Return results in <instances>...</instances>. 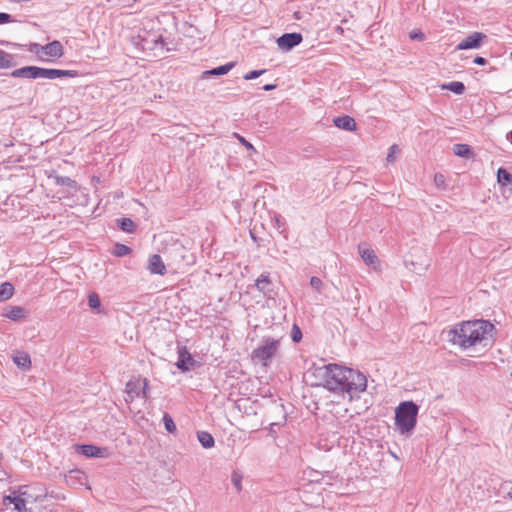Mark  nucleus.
Instances as JSON below:
<instances>
[{"label": "nucleus", "instance_id": "f257e3e1", "mask_svg": "<svg viewBox=\"0 0 512 512\" xmlns=\"http://www.w3.org/2000/svg\"><path fill=\"white\" fill-rule=\"evenodd\" d=\"M318 375L323 379V386L329 391L340 394L343 399L352 401L367 388V379L358 370L328 364L318 369Z\"/></svg>", "mask_w": 512, "mask_h": 512}, {"label": "nucleus", "instance_id": "f03ea898", "mask_svg": "<svg viewBox=\"0 0 512 512\" xmlns=\"http://www.w3.org/2000/svg\"><path fill=\"white\" fill-rule=\"evenodd\" d=\"M493 330L494 325L486 320L463 321L449 331V341L463 350L478 345L487 346Z\"/></svg>", "mask_w": 512, "mask_h": 512}, {"label": "nucleus", "instance_id": "7ed1b4c3", "mask_svg": "<svg viewBox=\"0 0 512 512\" xmlns=\"http://www.w3.org/2000/svg\"><path fill=\"white\" fill-rule=\"evenodd\" d=\"M419 407L413 401L401 402L395 410V424L401 434L412 432L417 423Z\"/></svg>", "mask_w": 512, "mask_h": 512}, {"label": "nucleus", "instance_id": "20e7f679", "mask_svg": "<svg viewBox=\"0 0 512 512\" xmlns=\"http://www.w3.org/2000/svg\"><path fill=\"white\" fill-rule=\"evenodd\" d=\"M279 349V340L272 338H263L262 344L252 353V359L260 361L267 366L268 361L276 355Z\"/></svg>", "mask_w": 512, "mask_h": 512}, {"label": "nucleus", "instance_id": "39448f33", "mask_svg": "<svg viewBox=\"0 0 512 512\" xmlns=\"http://www.w3.org/2000/svg\"><path fill=\"white\" fill-rule=\"evenodd\" d=\"M404 261L406 267L417 274L425 272L430 265V260L425 251L419 248L413 249Z\"/></svg>", "mask_w": 512, "mask_h": 512}, {"label": "nucleus", "instance_id": "423d86ee", "mask_svg": "<svg viewBox=\"0 0 512 512\" xmlns=\"http://www.w3.org/2000/svg\"><path fill=\"white\" fill-rule=\"evenodd\" d=\"M148 380L146 378H133L130 379L126 383L125 387V393H126V402H132L135 398L140 396V393L142 392V395L144 398H148Z\"/></svg>", "mask_w": 512, "mask_h": 512}, {"label": "nucleus", "instance_id": "0eeeda50", "mask_svg": "<svg viewBox=\"0 0 512 512\" xmlns=\"http://www.w3.org/2000/svg\"><path fill=\"white\" fill-rule=\"evenodd\" d=\"M487 36L481 32H473L464 38L457 46L456 50H467L479 48Z\"/></svg>", "mask_w": 512, "mask_h": 512}, {"label": "nucleus", "instance_id": "6e6552de", "mask_svg": "<svg viewBox=\"0 0 512 512\" xmlns=\"http://www.w3.org/2000/svg\"><path fill=\"white\" fill-rule=\"evenodd\" d=\"M302 42L300 33H285L277 39V45L280 49L288 51Z\"/></svg>", "mask_w": 512, "mask_h": 512}, {"label": "nucleus", "instance_id": "1a4fd4ad", "mask_svg": "<svg viewBox=\"0 0 512 512\" xmlns=\"http://www.w3.org/2000/svg\"><path fill=\"white\" fill-rule=\"evenodd\" d=\"M34 46L37 48L35 50L36 53H40L41 51L44 55L50 58H60L63 55V46L57 40L52 41L45 46H39L38 44H35Z\"/></svg>", "mask_w": 512, "mask_h": 512}, {"label": "nucleus", "instance_id": "9d476101", "mask_svg": "<svg viewBox=\"0 0 512 512\" xmlns=\"http://www.w3.org/2000/svg\"><path fill=\"white\" fill-rule=\"evenodd\" d=\"M196 361L193 359L191 354L188 352L186 347H181L178 349V360L176 362V366L182 372L189 371L192 366H194Z\"/></svg>", "mask_w": 512, "mask_h": 512}, {"label": "nucleus", "instance_id": "9b49d317", "mask_svg": "<svg viewBox=\"0 0 512 512\" xmlns=\"http://www.w3.org/2000/svg\"><path fill=\"white\" fill-rule=\"evenodd\" d=\"M77 72L74 70H60V69H48V68H41L40 67V73L39 78H45V79H56V78H63V77H76Z\"/></svg>", "mask_w": 512, "mask_h": 512}, {"label": "nucleus", "instance_id": "f8f14e48", "mask_svg": "<svg viewBox=\"0 0 512 512\" xmlns=\"http://www.w3.org/2000/svg\"><path fill=\"white\" fill-rule=\"evenodd\" d=\"M40 67L37 66H25L19 69H16L11 72V76L15 78H29L36 79L39 78Z\"/></svg>", "mask_w": 512, "mask_h": 512}, {"label": "nucleus", "instance_id": "ddd939ff", "mask_svg": "<svg viewBox=\"0 0 512 512\" xmlns=\"http://www.w3.org/2000/svg\"><path fill=\"white\" fill-rule=\"evenodd\" d=\"M3 504L5 506L13 505L14 510L18 512H26V503L25 500L16 493H12L3 498Z\"/></svg>", "mask_w": 512, "mask_h": 512}, {"label": "nucleus", "instance_id": "4468645a", "mask_svg": "<svg viewBox=\"0 0 512 512\" xmlns=\"http://www.w3.org/2000/svg\"><path fill=\"white\" fill-rule=\"evenodd\" d=\"M148 270L151 274L163 275L166 271L165 264L158 254H153L148 260Z\"/></svg>", "mask_w": 512, "mask_h": 512}, {"label": "nucleus", "instance_id": "2eb2a0df", "mask_svg": "<svg viewBox=\"0 0 512 512\" xmlns=\"http://www.w3.org/2000/svg\"><path fill=\"white\" fill-rule=\"evenodd\" d=\"M81 454L86 457L101 458L106 455V449L94 445H80L78 446Z\"/></svg>", "mask_w": 512, "mask_h": 512}, {"label": "nucleus", "instance_id": "dca6fc26", "mask_svg": "<svg viewBox=\"0 0 512 512\" xmlns=\"http://www.w3.org/2000/svg\"><path fill=\"white\" fill-rule=\"evenodd\" d=\"M333 123L336 127L346 131H354L356 129L355 120L348 115L334 118Z\"/></svg>", "mask_w": 512, "mask_h": 512}, {"label": "nucleus", "instance_id": "f3484780", "mask_svg": "<svg viewBox=\"0 0 512 512\" xmlns=\"http://www.w3.org/2000/svg\"><path fill=\"white\" fill-rule=\"evenodd\" d=\"M359 254L363 261L368 265H374L377 262V256L374 250L370 249L367 244L361 243L358 246Z\"/></svg>", "mask_w": 512, "mask_h": 512}, {"label": "nucleus", "instance_id": "a211bd4d", "mask_svg": "<svg viewBox=\"0 0 512 512\" xmlns=\"http://www.w3.org/2000/svg\"><path fill=\"white\" fill-rule=\"evenodd\" d=\"M256 288L262 292L264 295H268L272 291V282L269 279L268 273L261 274L256 282H255Z\"/></svg>", "mask_w": 512, "mask_h": 512}, {"label": "nucleus", "instance_id": "6ab92c4d", "mask_svg": "<svg viewBox=\"0 0 512 512\" xmlns=\"http://www.w3.org/2000/svg\"><path fill=\"white\" fill-rule=\"evenodd\" d=\"M3 315L12 321H18L22 318H25L27 315V312L21 306H13V307L5 309V312L3 313Z\"/></svg>", "mask_w": 512, "mask_h": 512}, {"label": "nucleus", "instance_id": "aec40b11", "mask_svg": "<svg viewBox=\"0 0 512 512\" xmlns=\"http://www.w3.org/2000/svg\"><path fill=\"white\" fill-rule=\"evenodd\" d=\"M234 65V62H229L225 65L213 68L211 70H206L203 72V77L225 75L234 67Z\"/></svg>", "mask_w": 512, "mask_h": 512}, {"label": "nucleus", "instance_id": "412c9836", "mask_svg": "<svg viewBox=\"0 0 512 512\" xmlns=\"http://www.w3.org/2000/svg\"><path fill=\"white\" fill-rule=\"evenodd\" d=\"M452 150L453 153L459 157L472 158L474 156L471 147L467 144H455Z\"/></svg>", "mask_w": 512, "mask_h": 512}, {"label": "nucleus", "instance_id": "4be33fe9", "mask_svg": "<svg viewBox=\"0 0 512 512\" xmlns=\"http://www.w3.org/2000/svg\"><path fill=\"white\" fill-rule=\"evenodd\" d=\"M197 438L201 445L206 449L212 448L214 446L215 441L213 436L206 431L198 432Z\"/></svg>", "mask_w": 512, "mask_h": 512}, {"label": "nucleus", "instance_id": "5701e85b", "mask_svg": "<svg viewBox=\"0 0 512 512\" xmlns=\"http://www.w3.org/2000/svg\"><path fill=\"white\" fill-rule=\"evenodd\" d=\"M14 287L11 283L5 282L0 285V301H5L13 296Z\"/></svg>", "mask_w": 512, "mask_h": 512}, {"label": "nucleus", "instance_id": "b1692460", "mask_svg": "<svg viewBox=\"0 0 512 512\" xmlns=\"http://www.w3.org/2000/svg\"><path fill=\"white\" fill-rule=\"evenodd\" d=\"M442 89L450 90L454 92L455 94L461 95L465 91V86L462 82L454 81L447 84L441 85Z\"/></svg>", "mask_w": 512, "mask_h": 512}, {"label": "nucleus", "instance_id": "393cba45", "mask_svg": "<svg viewBox=\"0 0 512 512\" xmlns=\"http://www.w3.org/2000/svg\"><path fill=\"white\" fill-rule=\"evenodd\" d=\"M13 361L19 367L29 368L31 365L30 356L24 352L18 353L14 356Z\"/></svg>", "mask_w": 512, "mask_h": 512}, {"label": "nucleus", "instance_id": "a878e982", "mask_svg": "<svg viewBox=\"0 0 512 512\" xmlns=\"http://www.w3.org/2000/svg\"><path fill=\"white\" fill-rule=\"evenodd\" d=\"M497 181L502 186H507L512 183V175L504 168H499L497 171Z\"/></svg>", "mask_w": 512, "mask_h": 512}, {"label": "nucleus", "instance_id": "bb28decb", "mask_svg": "<svg viewBox=\"0 0 512 512\" xmlns=\"http://www.w3.org/2000/svg\"><path fill=\"white\" fill-rule=\"evenodd\" d=\"M117 222L118 227L124 232L131 233L135 229V224L130 218H121L118 219Z\"/></svg>", "mask_w": 512, "mask_h": 512}, {"label": "nucleus", "instance_id": "cd10ccee", "mask_svg": "<svg viewBox=\"0 0 512 512\" xmlns=\"http://www.w3.org/2000/svg\"><path fill=\"white\" fill-rule=\"evenodd\" d=\"M131 252V248L124 244L117 243L114 248V255L117 257H123Z\"/></svg>", "mask_w": 512, "mask_h": 512}, {"label": "nucleus", "instance_id": "c85d7f7f", "mask_svg": "<svg viewBox=\"0 0 512 512\" xmlns=\"http://www.w3.org/2000/svg\"><path fill=\"white\" fill-rule=\"evenodd\" d=\"M163 422H164L165 429L169 433H174L176 431V425H175L172 417L169 414H167V413L164 414Z\"/></svg>", "mask_w": 512, "mask_h": 512}, {"label": "nucleus", "instance_id": "c756f323", "mask_svg": "<svg viewBox=\"0 0 512 512\" xmlns=\"http://www.w3.org/2000/svg\"><path fill=\"white\" fill-rule=\"evenodd\" d=\"M242 478L243 477H242L241 473H239L238 471H233V473L231 475V481L238 492H240L242 490V485H241Z\"/></svg>", "mask_w": 512, "mask_h": 512}, {"label": "nucleus", "instance_id": "7c9ffc66", "mask_svg": "<svg viewBox=\"0 0 512 512\" xmlns=\"http://www.w3.org/2000/svg\"><path fill=\"white\" fill-rule=\"evenodd\" d=\"M85 473L80 470H72L69 472V474L66 476V481L69 483L73 479H77L81 481L82 479H85Z\"/></svg>", "mask_w": 512, "mask_h": 512}, {"label": "nucleus", "instance_id": "2f4dec72", "mask_svg": "<svg viewBox=\"0 0 512 512\" xmlns=\"http://www.w3.org/2000/svg\"><path fill=\"white\" fill-rule=\"evenodd\" d=\"M11 66V56L0 50V68H8Z\"/></svg>", "mask_w": 512, "mask_h": 512}, {"label": "nucleus", "instance_id": "473e14b6", "mask_svg": "<svg viewBox=\"0 0 512 512\" xmlns=\"http://www.w3.org/2000/svg\"><path fill=\"white\" fill-rule=\"evenodd\" d=\"M88 304L91 308L96 309L100 307V299L97 294L92 293L88 297Z\"/></svg>", "mask_w": 512, "mask_h": 512}, {"label": "nucleus", "instance_id": "72a5a7b5", "mask_svg": "<svg viewBox=\"0 0 512 512\" xmlns=\"http://www.w3.org/2000/svg\"><path fill=\"white\" fill-rule=\"evenodd\" d=\"M57 183L63 186H67L68 188L75 189L76 183L70 178H57Z\"/></svg>", "mask_w": 512, "mask_h": 512}, {"label": "nucleus", "instance_id": "f704fd0d", "mask_svg": "<svg viewBox=\"0 0 512 512\" xmlns=\"http://www.w3.org/2000/svg\"><path fill=\"white\" fill-rule=\"evenodd\" d=\"M291 338L294 342H299L302 338V332L297 325H294L292 328Z\"/></svg>", "mask_w": 512, "mask_h": 512}, {"label": "nucleus", "instance_id": "c9c22d12", "mask_svg": "<svg viewBox=\"0 0 512 512\" xmlns=\"http://www.w3.org/2000/svg\"><path fill=\"white\" fill-rule=\"evenodd\" d=\"M434 182L436 184V187L438 189H445L444 183H445V177L442 174H435L434 176Z\"/></svg>", "mask_w": 512, "mask_h": 512}, {"label": "nucleus", "instance_id": "e433bc0d", "mask_svg": "<svg viewBox=\"0 0 512 512\" xmlns=\"http://www.w3.org/2000/svg\"><path fill=\"white\" fill-rule=\"evenodd\" d=\"M310 285L313 289L320 292V289H321L323 283L320 278L313 276L310 278Z\"/></svg>", "mask_w": 512, "mask_h": 512}, {"label": "nucleus", "instance_id": "4c0bfd02", "mask_svg": "<svg viewBox=\"0 0 512 512\" xmlns=\"http://www.w3.org/2000/svg\"><path fill=\"white\" fill-rule=\"evenodd\" d=\"M265 73V70H253L244 75L245 80H252Z\"/></svg>", "mask_w": 512, "mask_h": 512}, {"label": "nucleus", "instance_id": "58836bf2", "mask_svg": "<svg viewBox=\"0 0 512 512\" xmlns=\"http://www.w3.org/2000/svg\"><path fill=\"white\" fill-rule=\"evenodd\" d=\"M235 136L246 149L255 151L254 146L250 142H248L244 137H242L239 134H235Z\"/></svg>", "mask_w": 512, "mask_h": 512}, {"label": "nucleus", "instance_id": "ea45409f", "mask_svg": "<svg viewBox=\"0 0 512 512\" xmlns=\"http://www.w3.org/2000/svg\"><path fill=\"white\" fill-rule=\"evenodd\" d=\"M410 38L412 40H419L422 41L425 38L424 33H422L420 30H415L410 33Z\"/></svg>", "mask_w": 512, "mask_h": 512}, {"label": "nucleus", "instance_id": "a19ab883", "mask_svg": "<svg viewBox=\"0 0 512 512\" xmlns=\"http://www.w3.org/2000/svg\"><path fill=\"white\" fill-rule=\"evenodd\" d=\"M397 146L392 145L389 149V152L387 154L386 160L388 162H394L395 161V152H396Z\"/></svg>", "mask_w": 512, "mask_h": 512}, {"label": "nucleus", "instance_id": "79ce46f5", "mask_svg": "<svg viewBox=\"0 0 512 512\" xmlns=\"http://www.w3.org/2000/svg\"><path fill=\"white\" fill-rule=\"evenodd\" d=\"M11 21V16L7 13H0V24L8 23Z\"/></svg>", "mask_w": 512, "mask_h": 512}, {"label": "nucleus", "instance_id": "37998d69", "mask_svg": "<svg viewBox=\"0 0 512 512\" xmlns=\"http://www.w3.org/2000/svg\"><path fill=\"white\" fill-rule=\"evenodd\" d=\"M473 62L477 65H485L487 63V60L481 56H477L474 58Z\"/></svg>", "mask_w": 512, "mask_h": 512}, {"label": "nucleus", "instance_id": "c03bdc74", "mask_svg": "<svg viewBox=\"0 0 512 512\" xmlns=\"http://www.w3.org/2000/svg\"><path fill=\"white\" fill-rule=\"evenodd\" d=\"M276 88V85L275 84H266L264 85L263 89L265 91H271V90H274Z\"/></svg>", "mask_w": 512, "mask_h": 512}, {"label": "nucleus", "instance_id": "a18cd8bd", "mask_svg": "<svg viewBox=\"0 0 512 512\" xmlns=\"http://www.w3.org/2000/svg\"><path fill=\"white\" fill-rule=\"evenodd\" d=\"M79 198H81V204H84V201L86 199L87 194L81 193V194H75Z\"/></svg>", "mask_w": 512, "mask_h": 512}, {"label": "nucleus", "instance_id": "49530a36", "mask_svg": "<svg viewBox=\"0 0 512 512\" xmlns=\"http://www.w3.org/2000/svg\"><path fill=\"white\" fill-rule=\"evenodd\" d=\"M509 139H510V141H511V143H512V130H511V131H510V133H509Z\"/></svg>", "mask_w": 512, "mask_h": 512}, {"label": "nucleus", "instance_id": "de8ad7c7", "mask_svg": "<svg viewBox=\"0 0 512 512\" xmlns=\"http://www.w3.org/2000/svg\"><path fill=\"white\" fill-rule=\"evenodd\" d=\"M508 495H509L510 498H512V493L511 492H509Z\"/></svg>", "mask_w": 512, "mask_h": 512}, {"label": "nucleus", "instance_id": "09e8293b", "mask_svg": "<svg viewBox=\"0 0 512 512\" xmlns=\"http://www.w3.org/2000/svg\"><path fill=\"white\" fill-rule=\"evenodd\" d=\"M510 58L512 59V52L510 53Z\"/></svg>", "mask_w": 512, "mask_h": 512}]
</instances>
